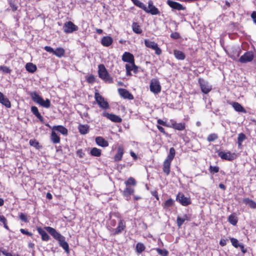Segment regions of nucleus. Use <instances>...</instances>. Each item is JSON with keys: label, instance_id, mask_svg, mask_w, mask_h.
Instances as JSON below:
<instances>
[{"label": "nucleus", "instance_id": "1", "mask_svg": "<svg viewBox=\"0 0 256 256\" xmlns=\"http://www.w3.org/2000/svg\"><path fill=\"white\" fill-rule=\"evenodd\" d=\"M32 100L36 103L45 108H49L50 106V102L48 99L44 100L42 96L36 92H32L30 94Z\"/></svg>", "mask_w": 256, "mask_h": 256}, {"label": "nucleus", "instance_id": "2", "mask_svg": "<svg viewBox=\"0 0 256 256\" xmlns=\"http://www.w3.org/2000/svg\"><path fill=\"white\" fill-rule=\"evenodd\" d=\"M98 75L99 77L104 80L106 82L109 83L112 82V78L110 76L104 66L100 64L98 66Z\"/></svg>", "mask_w": 256, "mask_h": 256}, {"label": "nucleus", "instance_id": "3", "mask_svg": "<svg viewBox=\"0 0 256 256\" xmlns=\"http://www.w3.org/2000/svg\"><path fill=\"white\" fill-rule=\"evenodd\" d=\"M96 100L100 107L103 109H108L109 108V104L106 102L104 98L98 92H96L94 94Z\"/></svg>", "mask_w": 256, "mask_h": 256}, {"label": "nucleus", "instance_id": "4", "mask_svg": "<svg viewBox=\"0 0 256 256\" xmlns=\"http://www.w3.org/2000/svg\"><path fill=\"white\" fill-rule=\"evenodd\" d=\"M64 32L66 34L72 33L78 30V27L70 21L66 22L63 26Z\"/></svg>", "mask_w": 256, "mask_h": 256}, {"label": "nucleus", "instance_id": "5", "mask_svg": "<svg viewBox=\"0 0 256 256\" xmlns=\"http://www.w3.org/2000/svg\"><path fill=\"white\" fill-rule=\"evenodd\" d=\"M150 90L154 94H158L161 90V86L158 80L156 79H152L150 86Z\"/></svg>", "mask_w": 256, "mask_h": 256}, {"label": "nucleus", "instance_id": "6", "mask_svg": "<svg viewBox=\"0 0 256 256\" xmlns=\"http://www.w3.org/2000/svg\"><path fill=\"white\" fill-rule=\"evenodd\" d=\"M202 91L206 94L212 90V86L209 83L203 79L200 78L198 80Z\"/></svg>", "mask_w": 256, "mask_h": 256}, {"label": "nucleus", "instance_id": "7", "mask_svg": "<svg viewBox=\"0 0 256 256\" xmlns=\"http://www.w3.org/2000/svg\"><path fill=\"white\" fill-rule=\"evenodd\" d=\"M146 46L155 50L156 54L160 55L162 53L161 50L158 47V44L154 42L150 41L148 40H144Z\"/></svg>", "mask_w": 256, "mask_h": 256}, {"label": "nucleus", "instance_id": "8", "mask_svg": "<svg viewBox=\"0 0 256 256\" xmlns=\"http://www.w3.org/2000/svg\"><path fill=\"white\" fill-rule=\"evenodd\" d=\"M254 58V54L252 52L248 51L245 52L242 56L240 59L239 62L241 63H246L252 60Z\"/></svg>", "mask_w": 256, "mask_h": 256}, {"label": "nucleus", "instance_id": "9", "mask_svg": "<svg viewBox=\"0 0 256 256\" xmlns=\"http://www.w3.org/2000/svg\"><path fill=\"white\" fill-rule=\"evenodd\" d=\"M176 200L182 206H186L190 204V198L187 197H186L182 193H178V194Z\"/></svg>", "mask_w": 256, "mask_h": 256}, {"label": "nucleus", "instance_id": "10", "mask_svg": "<svg viewBox=\"0 0 256 256\" xmlns=\"http://www.w3.org/2000/svg\"><path fill=\"white\" fill-rule=\"evenodd\" d=\"M218 156L220 157L221 158L229 161H232L236 158L235 154H232L230 152H218Z\"/></svg>", "mask_w": 256, "mask_h": 256}, {"label": "nucleus", "instance_id": "11", "mask_svg": "<svg viewBox=\"0 0 256 256\" xmlns=\"http://www.w3.org/2000/svg\"><path fill=\"white\" fill-rule=\"evenodd\" d=\"M102 115L113 122H120L122 121V119L120 116L112 114H109L106 112H104Z\"/></svg>", "mask_w": 256, "mask_h": 256}, {"label": "nucleus", "instance_id": "12", "mask_svg": "<svg viewBox=\"0 0 256 256\" xmlns=\"http://www.w3.org/2000/svg\"><path fill=\"white\" fill-rule=\"evenodd\" d=\"M126 226L125 222L124 220H120L117 228L113 230V234L117 235L120 234L125 229Z\"/></svg>", "mask_w": 256, "mask_h": 256}, {"label": "nucleus", "instance_id": "13", "mask_svg": "<svg viewBox=\"0 0 256 256\" xmlns=\"http://www.w3.org/2000/svg\"><path fill=\"white\" fill-rule=\"evenodd\" d=\"M148 8L147 10L145 11L147 13H150L152 15H156L160 14V12L158 9L153 5V2L152 0H150L148 2Z\"/></svg>", "mask_w": 256, "mask_h": 256}, {"label": "nucleus", "instance_id": "14", "mask_svg": "<svg viewBox=\"0 0 256 256\" xmlns=\"http://www.w3.org/2000/svg\"><path fill=\"white\" fill-rule=\"evenodd\" d=\"M120 95L125 99L130 100L134 99V96L126 90L124 88H119L118 90Z\"/></svg>", "mask_w": 256, "mask_h": 256}, {"label": "nucleus", "instance_id": "15", "mask_svg": "<svg viewBox=\"0 0 256 256\" xmlns=\"http://www.w3.org/2000/svg\"><path fill=\"white\" fill-rule=\"evenodd\" d=\"M168 5L172 8L177 10H184L185 8L183 6L180 4L171 0H168L167 2Z\"/></svg>", "mask_w": 256, "mask_h": 256}, {"label": "nucleus", "instance_id": "16", "mask_svg": "<svg viewBox=\"0 0 256 256\" xmlns=\"http://www.w3.org/2000/svg\"><path fill=\"white\" fill-rule=\"evenodd\" d=\"M45 230H46L50 235H52L56 240L62 234L56 232V230L50 226L44 227Z\"/></svg>", "mask_w": 256, "mask_h": 256}, {"label": "nucleus", "instance_id": "17", "mask_svg": "<svg viewBox=\"0 0 256 256\" xmlns=\"http://www.w3.org/2000/svg\"><path fill=\"white\" fill-rule=\"evenodd\" d=\"M171 126L170 127L178 130H182L185 128V124L180 122V123H176L175 121L171 120Z\"/></svg>", "mask_w": 256, "mask_h": 256}, {"label": "nucleus", "instance_id": "18", "mask_svg": "<svg viewBox=\"0 0 256 256\" xmlns=\"http://www.w3.org/2000/svg\"><path fill=\"white\" fill-rule=\"evenodd\" d=\"M122 60L125 62H134V57L132 54L128 52H125L122 56Z\"/></svg>", "mask_w": 256, "mask_h": 256}, {"label": "nucleus", "instance_id": "19", "mask_svg": "<svg viewBox=\"0 0 256 256\" xmlns=\"http://www.w3.org/2000/svg\"><path fill=\"white\" fill-rule=\"evenodd\" d=\"M113 42L112 38L109 36H104L101 40V44L104 46H109Z\"/></svg>", "mask_w": 256, "mask_h": 256}, {"label": "nucleus", "instance_id": "20", "mask_svg": "<svg viewBox=\"0 0 256 256\" xmlns=\"http://www.w3.org/2000/svg\"><path fill=\"white\" fill-rule=\"evenodd\" d=\"M0 103L8 108L11 106L10 101L8 98L4 97L3 94L1 92H0Z\"/></svg>", "mask_w": 256, "mask_h": 256}, {"label": "nucleus", "instance_id": "21", "mask_svg": "<svg viewBox=\"0 0 256 256\" xmlns=\"http://www.w3.org/2000/svg\"><path fill=\"white\" fill-rule=\"evenodd\" d=\"M36 230L38 234L41 235L42 240L48 241L50 240V237L44 230L41 228H38Z\"/></svg>", "mask_w": 256, "mask_h": 256}, {"label": "nucleus", "instance_id": "22", "mask_svg": "<svg viewBox=\"0 0 256 256\" xmlns=\"http://www.w3.org/2000/svg\"><path fill=\"white\" fill-rule=\"evenodd\" d=\"M124 150L122 146H119L117 150V152L114 156V160L116 162L120 161L124 154Z\"/></svg>", "mask_w": 256, "mask_h": 256}, {"label": "nucleus", "instance_id": "23", "mask_svg": "<svg viewBox=\"0 0 256 256\" xmlns=\"http://www.w3.org/2000/svg\"><path fill=\"white\" fill-rule=\"evenodd\" d=\"M96 142L98 145L102 147H106L108 146V142L101 136L96 137Z\"/></svg>", "mask_w": 256, "mask_h": 256}, {"label": "nucleus", "instance_id": "24", "mask_svg": "<svg viewBox=\"0 0 256 256\" xmlns=\"http://www.w3.org/2000/svg\"><path fill=\"white\" fill-rule=\"evenodd\" d=\"M52 130L54 131H58L62 134L63 135H67V129L62 126H56L52 128Z\"/></svg>", "mask_w": 256, "mask_h": 256}, {"label": "nucleus", "instance_id": "25", "mask_svg": "<svg viewBox=\"0 0 256 256\" xmlns=\"http://www.w3.org/2000/svg\"><path fill=\"white\" fill-rule=\"evenodd\" d=\"M31 111L32 114L40 120V122H44V120L43 117L41 116L39 112L38 108L37 107L35 106H32L31 108Z\"/></svg>", "mask_w": 256, "mask_h": 256}, {"label": "nucleus", "instance_id": "26", "mask_svg": "<svg viewBox=\"0 0 256 256\" xmlns=\"http://www.w3.org/2000/svg\"><path fill=\"white\" fill-rule=\"evenodd\" d=\"M130 64H126V74L127 75H130V71L134 70V72H136L137 70V67L136 66V65L134 64V62L133 63L132 62H129Z\"/></svg>", "mask_w": 256, "mask_h": 256}, {"label": "nucleus", "instance_id": "27", "mask_svg": "<svg viewBox=\"0 0 256 256\" xmlns=\"http://www.w3.org/2000/svg\"><path fill=\"white\" fill-rule=\"evenodd\" d=\"M134 192V189L130 186H126L123 191L122 194L126 198V200H128L130 196Z\"/></svg>", "mask_w": 256, "mask_h": 256}, {"label": "nucleus", "instance_id": "28", "mask_svg": "<svg viewBox=\"0 0 256 256\" xmlns=\"http://www.w3.org/2000/svg\"><path fill=\"white\" fill-rule=\"evenodd\" d=\"M171 162L168 161V160H166L164 161L163 164V172L168 176L170 174V167Z\"/></svg>", "mask_w": 256, "mask_h": 256}, {"label": "nucleus", "instance_id": "29", "mask_svg": "<svg viewBox=\"0 0 256 256\" xmlns=\"http://www.w3.org/2000/svg\"><path fill=\"white\" fill-rule=\"evenodd\" d=\"M232 106L235 110L238 112H242L244 113L246 112V110H244V108L241 106L240 104L237 102H234L232 104Z\"/></svg>", "mask_w": 256, "mask_h": 256}, {"label": "nucleus", "instance_id": "30", "mask_svg": "<svg viewBox=\"0 0 256 256\" xmlns=\"http://www.w3.org/2000/svg\"><path fill=\"white\" fill-rule=\"evenodd\" d=\"M243 202L248 205L252 208H256V202L253 200L248 198H245L243 199Z\"/></svg>", "mask_w": 256, "mask_h": 256}, {"label": "nucleus", "instance_id": "31", "mask_svg": "<svg viewBox=\"0 0 256 256\" xmlns=\"http://www.w3.org/2000/svg\"><path fill=\"white\" fill-rule=\"evenodd\" d=\"M78 129L81 134H85L88 132L89 126L87 124H80Z\"/></svg>", "mask_w": 256, "mask_h": 256}, {"label": "nucleus", "instance_id": "32", "mask_svg": "<svg viewBox=\"0 0 256 256\" xmlns=\"http://www.w3.org/2000/svg\"><path fill=\"white\" fill-rule=\"evenodd\" d=\"M50 139L52 142L54 144H58L60 142V136L54 130L52 132Z\"/></svg>", "mask_w": 256, "mask_h": 256}, {"label": "nucleus", "instance_id": "33", "mask_svg": "<svg viewBox=\"0 0 256 256\" xmlns=\"http://www.w3.org/2000/svg\"><path fill=\"white\" fill-rule=\"evenodd\" d=\"M246 136L244 134L240 133L238 134V148H242V143L246 139Z\"/></svg>", "mask_w": 256, "mask_h": 256}, {"label": "nucleus", "instance_id": "34", "mask_svg": "<svg viewBox=\"0 0 256 256\" xmlns=\"http://www.w3.org/2000/svg\"><path fill=\"white\" fill-rule=\"evenodd\" d=\"M26 68L29 72L34 73L36 70V66L32 63H28L26 65Z\"/></svg>", "mask_w": 256, "mask_h": 256}, {"label": "nucleus", "instance_id": "35", "mask_svg": "<svg viewBox=\"0 0 256 256\" xmlns=\"http://www.w3.org/2000/svg\"><path fill=\"white\" fill-rule=\"evenodd\" d=\"M133 3L136 5V6L142 9L144 11L147 10V7L142 2L140 1L139 0H132Z\"/></svg>", "mask_w": 256, "mask_h": 256}, {"label": "nucleus", "instance_id": "36", "mask_svg": "<svg viewBox=\"0 0 256 256\" xmlns=\"http://www.w3.org/2000/svg\"><path fill=\"white\" fill-rule=\"evenodd\" d=\"M65 51L63 48H58L54 51V54L58 58L64 56Z\"/></svg>", "mask_w": 256, "mask_h": 256}, {"label": "nucleus", "instance_id": "37", "mask_svg": "<svg viewBox=\"0 0 256 256\" xmlns=\"http://www.w3.org/2000/svg\"><path fill=\"white\" fill-rule=\"evenodd\" d=\"M176 154V150L174 148H171L170 150V152L168 154L166 158V160H168V161H170L172 162Z\"/></svg>", "mask_w": 256, "mask_h": 256}, {"label": "nucleus", "instance_id": "38", "mask_svg": "<svg viewBox=\"0 0 256 256\" xmlns=\"http://www.w3.org/2000/svg\"><path fill=\"white\" fill-rule=\"evenodd\" d=\"M174 55L178 60H184L185 58V55L184 53L180 50H174Z\"/></svg>", "mask_w": 256, "mask_h": 256}, {"label": "nucleus", "instance_id": "39", "mask_svg": "<svg viewBox=\"0 0 256 256\" xmlns=\"http://www.w3.org/2000/svg\"><path fill=\"white\" fill-rule=\"evenodd\" d=\"M90 153L92 156H101L102 154L101 150L96 148H92Z\"/></svg>", "mask_w": 256, "mask_h": 256}, {"label": "nucleus", "instance_id": "40", "mask_svg": "<svg viewBox=\"0 0 256 256\" xmlns=\"http://www.w3.org/2000/svg\"><path fill=\"white\" fill-rule=\"evenodd\" d=\"M132 30L133 31L138 34H141L142 30L140 28V26L138 24V23L134 22L132 25Z\"/></svg>", "mask_w": 256, "mask_h": 256}, {"label": "nucleus", "instance_id": "41", "mask_svg": "<svg viewBox=\"0 0 256 256\" xmlns=\"http://www.w3.org/2000/svg\"><path fill=\"white\" fill-rule=\"evenodd\" d=\"M186 220H188V216L186 215L184 216L182 218L178 216L177 218V224L178 228H180L182 225Z\"/></svg>", "mask_w": 256, "mask_h": 256}, {"label": "nucleus", "instance_id": "42", "mask_svg": "<svg viewBox=\"0 0 256 256\" xmlns=\"http://www.w3.org/2000/svg\"><path fill=\"white\" fill-rule=\"evenodd\" d=\"M145 250V246L141 242H138L136 245V252L138 254L142 253Z\"/></svg>", "mask_w": 256, "mask_h": 256}, {"label": "nucleus", "instance_id": "43", "mask_svg": "<svg viewBox=\"0 0 256 256\" xmlns=\"http://www.w3.org/2000/svg\"><path fill=\"white\" fill-rule=\"evenodd\" d=\"M228 222L232 224L235 226L238 222L237 218L235 216L231 214L228 217Z\"/></svg>", "mask_w": 256, "mask_h": 256}, {"label": "nucleus", "instance_id": "44", "mask_svg": "<svg viewBox=\"0 0 256 256\" xmlns=\"http://www.w3.org/2000/svg\"><path fill=\"white\" fill-rule=\"evenodd\" d=\"M0 222L3 224L4 226L6 229L10 230L7 224L8 220L3 215L0 216Z\"/></svg>", "mask_w": 256, "mask_h": 256}, {"label": "nucleus", "instance_id": "45", "mask_svg": "<svg viewBox=\"0 0 256 256\" xmlns=\"http://www.w3.org/2000/svg\"><path fill=\"white\" fill-rule=\"evenodd\" d=\"M124 184L126 186H128L129 185L135 186L136 184V182L134 178H130L126 181L125 182Z\"/></svg>", "mask_w": 256, "mask_h": 256}, {"label": "nucleus", "instance_id": "46", "mask_svg": "<svg viewBox=\"0 0 256 256\" xmlns=\"http://www.w3.org/2000/svg\"><path fill=\"white\" fill-rule=\"evenodd\" d=\"M218 138V136L216 134H212L208 136L207 138V140L209 142H214Z\"/></svg>", "mask_w": 256, "mask_h": 256}, {"label": "nucleus", "instance_id": "47", "mask_svg": "<svg viewBox=\"0 0 256 256\" xmlns=\"http://www.w3.org/2000/svg\"><path fill=\"white\" fill-rule=\"evenodd\" d=\"M230 240L232 245L236 248H238L240 246L241 244L238 243V240L235 238H230Z\"/></svg>", "mask_w": 256, "mask_h": 256}, {"label": "nucleus", "instance_id": "48", "mask_svg": "<svg viewBox=\"0 0 256 256\" xmlns=\"http://www.w3.org/2000/svg\"><path fill=\"white\" fill-rule=\"evenodd\" d=\"M174 200L170 198L168 200L164 203V208H166L172 206L174 204Z\"/></svg>", "mask_w": 256, "mask_h": 256}, {"label": "nucleus", "instance_id": "49", "mask_svg": "<svg viewBox=\"0 0 256 256\" xmlns=\"http://www.w3.org/2000/svg\"><path fill=\"white\" fill-rule=\"evenodd\" d=\"M156 251L159 254L162 256H167L168 254V252L166 250H163L160 248H158L156 250Z\"/></svg>", "mask_w": 256, "mask_h": 256}, {"label": "nucleus", "instance_id": "50", "mask_svg": "<svg viewBox=\"0 0 256 256\" xmlns=\"http://www.w3.org/2000/svg\"><path fill=\"white\" fill-rule=\"evenodd\" d=\"M0 70L6 74H10L11 72L10 68L6 66H0Z\"/></svg>", "mask_w": 256, "mask_h": 256}, {"label": "nucleus", "instance_id": "51", "mask_svg": "<svg viewBox=\"0 0 256 256\" xmlns=\"http://www.w3.org/2000/svg\"><path fill=\"white\" fill-rule=\"evenodd\" d=\"M60 246L62 247L66 252H68L69 246L67 242L66 241L60 244Z\"/></svg>", "mask_w": 256, "mask_h": 256}, {"label": "nucleus", "instance_id": "52", "mask_svg": "<svg viewBox=\"0 0 256 256\" xmlns=\"http://www.w3.org/2000/svg\"><path fill=\"white\" fill-rule=\"evenodd\" d=\"M210 170L211 172H218L219 170V168L218 166H210Z\"/></svg>", "mask_w": 256, "mask_h": 256}, {"label": "nucleus", "instance_id": "53", "mask_svg": "<svg viewBox=\"0 0 256 256\" xmlns=\"http://www.w3.org/2000/svg\"><path fill=\"white\" fill-rule=\"evenodd\" d=\"M170 37L174 39H178L180 38V36L178 33L175 32L171 34Z\"/></svg>", "mask_w": 256, "mask_h": 256}, {"label": "nucleus", "instance_id": "54", "mask_svg": "<svg viewBox=\"0 0 256 256\" xmlns=\"http://www.w3.org/2000/svg\"><path fill=\"white\" fill-rule=\"evenodd\" d=\"M20 220H22L23 222H27V221H28L27 216L25 214H24L23 213H21L20 214Z\"/></svg>", "mask_w": 256, "mask_h": 256}, {"label": "nucleus", "instance_id": "55", "mask_svg": "<svg viewBox=\"0 0 256 256\" xmlns=\"http://www.w3.org/2000/svg\"><path fill=\"white\" fill-rule=\"evenodd\" d=\"M20 231L22 234H26L30 236H32V234L31 232H30L23 228H21L20 230Z\"/></svg>", "mask_w": 256, "mask_h": 256}, {"label": "nucleus", "instance_id": "56", "mask_svg": "<svg viewBox=\"0 0 256 256\" xmlns=\"http://www.w3.org/2000/svg\"><path fill=\"white\" fill-rule=\"evenodd\" d=\"M44 48L46 52L54 54V50L52 48L48 46H46Z\"/></svg>", "mask_w": 256, "mask_h": 256}, {"label": "nucleus", "instance_id": "57", "mask_svg": "<svg viewBox=\"0 0 256 256\" xmlns=\"http://www.w3.org/2000/svg\"><path fill=\"white\" fill-rule=\"evenodd\" d=\"M77 155L80 158H84V153L82 152V150H78L76 152Z\"/></svg>", "mask_w": 256, "mask_h": 256}, {"label": "nucleus", "instance_id": "58", "mask_svg": "<svg viewBox=\"0 0 256 256\" xmlns=\"http://www.w3.org/2000/svg\"><path fill=\"white\" fill-rule=\"evenodd\" d=\"M158 124H160V125H162L164 126H170L168 124H166V122H164V121H163L161 119H158Z\"/></svg>", "mask_w": 256, "mask_h": 256}, {"label": "nucleus", "instance_id": "59", "mask_svg": "<svg viewBox=\"0 0 256 256\" xmlns=\"http://www.w3.org/2000/svg\"><path fill=\"white\" fill-rule=\"evenodd\" d=\"M56 240H58V241L59 244H62L63 242H64L66 241L65 238L62 235Z\"/></svg>", "mask_w": 256, "mask_h": 256}, {"label": "nucleus", "instance_id": "60", "mask_svg": "<svg viewBox=\"0 0 256 256\" xmlns=\"http://www.w3.org/2000/svg\"><path fill=\"white\" fill-rule=\"evenodd\" d=\"M227 240L222 239L220 242V244L222 246H225L226 244Z\"/></svg>", "mask_w": 256, "mask_h": 256}, {"label": "nucleus", "instance_id": "61", "mask_svg": "<svg viewBox=\"0 0 256 256\" xmlns=\"http://www.w3.org/2000/svg\"><path fill=\"white\" fill-rule=\"evenodd\" d=\"M87 80L88 82L93 83L94 82V76H90Z\"/></svg>", "mask_w": 256, "mask_h": 256}, {"label": "nucleus", "instance_id": "62", "mask_svg": "<svg viewBox=\"0 0 256 256\" xmlns=\"http://www.w3.org/2000/svg\"><path fill=\"white\" fill-rule=\"evenodd\" d=\"M10 6L12 8V10L13 12H14L17 10L18 7L13 3H10Z\"/></svg>", "mask_w": 256, "mask_h": 256}, {"label": "nucleus", "instance_id": "63", "mask_svg": "<svg viewBox=\"0 0 256 256\" xmlns=\"http://www.w3.org/2000/svg\"><path fill=\"white\" fill-rule=\"evenodd\" d=\"M2 252L5 256H13L12 254L8 252L6 250H2Z\"/></svg>", "mask_w": 256, "mask_h": 256}, {"label": "nucleus", "instance_id": "64", "mask_svg": "<svg viewBox=\"0 0 256 256\" xmlns=\"http://www.w3.org/2000/svg\"><path fill=\"white\" fill-rule=\"evenodd\" d=\"M250 16L253 21L254 22V20H256V12H253Z\"/></svg>", "mask_w": 256, "mask_h": 256}]
</instances>
